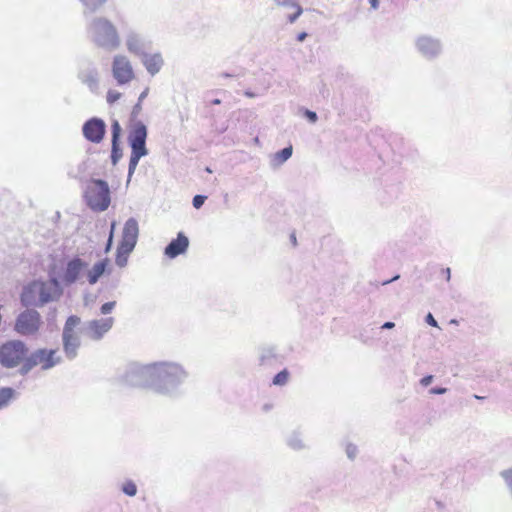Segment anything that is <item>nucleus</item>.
<instances>
[{
  "mask_svg": "<svg viewBox=\"0 0 512 512\" xmlns=\"http://www.w3.org/2000/svg\"><path fill=\"white\" fill-rule=\"evenodd\" d=\"M110 260L104 258L96 262L90 269H87V263L80 258H74L68 262L64 272L63 280L67 284H72L80 279L86 278L90 285H94L109 269Z\"/></svg>",
  "mask_w": 512,
  "mask_h": 512,
  "instance_id": "obj_1",
  "label": "nucleus"
},
{
  "mask_svg": "<svg viewBox=\"0 0 512 512\" xmlns=\"http://www.w3.org/2000/svg\"><path fill=\"white\" fill-rule=\"evenodd\" d=\"M57 289L58 283L56 280L47 282L33 281L22 292V304L24 306H42L54 299Z\"/></svg>",
  "mask_w": 512,
  "mask_h": 512,
  "instance_id": "obj_2",
  "label": "nucleus"
},
{
  "mask_svg": "<svg viewBox=\"0 0 512 512\" xmlns=\"http://www.w3.org/2000/svg\"><path fill=\"white\" fill-rule=\"evenodd\" d=\"M94 42L105 48L115 49L120 44V37L114 24L106 18H97L91 24Z\"/></svg>",
  "mask_w": 512,
  "mask_h": 512,
  "instance_id": "obj_3",
  "label": "nucleus"
},
{
  "mask_svg": "<svg viewBox=\"0 0 512 512\" xmlns=\"http://www.w3.org/2000/svg\"><path fill=\"white\" fill-rule=\"evenodd\" d=\"M138 238V224L133 218L126 221L121 241L117 247L115 262L119 267L127 264L128 256L133 251Z\"/></svg>",
  "mask_w": 512,
  "mask_h": 512,
  "instance_id": "obj_4",
  "label": "nucleus"
},
{
  "mask_svg": "<svg viewBox=\"0 0 512 512\" xmlns=\"http://www.w3.org/2000/svg\"><path fill=\"white\" fill-rule=\"evenodd\" d=\"M27 346L20 340L7 341L0 346V364L5 368H14L29 358Z\"/></svg>",
  "mask_w": 512,
  "mask_h": 512,
  "instance_id": "obj_5",
  "label": "nucleus"
},
{
  "mask_svg": "<svg viewBox=\"0 0 512 512\" xmlns=\"http://www.w3.org/2000/svg\"><path fill=\"white\" fill-rule=\"evenodd\" d=\"M89 207L93 210L104 211L110 203L109 188L103 180H92L85 192Z\"/></svg>",
  "mask_w": 512,
  "mask_h": 512,
  "instance_id": "obj_6",
  "label": "nucleus"
},
{
  "mask_svg": "<svg viewBox=\"0 0 512 512\" xmlns=\"http://www.w3.org/2000/svg\"><path fill=\"white\" fill-rule=\"evenodd\" d=\"M60 361L57 350L39 349L32 353L21 367L23 374L29 372L33 367L40 365L42 369H49Z\"/></svg>",
  "mask_w": 512,
  "mask_h": 512,
  "instance_id": "obj_7",
  "label": "nucleus"
},
{
  "mask_svg": "<svg viewBox=\"0 0 512 512\" xmlns=\"http://www.w3.org/2000/svg\"><path fill=\"white\" fill-rule=\"evenodd\" d=\"M146 131L147 130H134L129 135V141L132 149L129 161L130 175L135 171L140 158L147 154V150L145 147V141L147 137Z\"/></svg>",
  "mask_w": 512,
  "mask_h": 512,
  "instance_id": "obj_8",
  "label": "nucleus"
},
{
  "mask_svg": "<svg viewBox=\"0 0 512 512\" xmlns=\"http://www.w3.org/2000/svg\"><path fill=\"white\" fill-rule=\"evenodd\" d=\"M80 324L78 316H70L64 326L63 330V345L64 351L68 357H75L76 351L80 346L79 338L75 332V328Z\"/></svg>",
  "mask_w": 512,
  "mask_h": 512,
  "instance_id": "obj_9",
  "label": "nucleus"
},
{
  "mask_svg": "<svg viewBox=\"0 0 512 512\" xmlns=\"http://www.w3.org/2000/svg\"><path fill=\"white\" fill-rule=\"evenodd\" d=\"M112 74L119 85L131 82L134 77L133 67L126 56L117 55L112 62Z\"/></svg>",
  "mask_w": 512,
  "mask_h": 512,
  "instance_id": "obj_10",
  "label": "nucleus"
},
{
  "mask_svg": "<svg viewBox=\"0 0 512 512\" xmlns=\"http://www.w3.org/2000/svg\"><path fill=\"white\" fill-rule=\"evenodd\" d=\"M40 326V315L36 311H25L17 318L15 329L18 333L29 335L35 333Z\"/></svg>",
  "mask_w": 512,
  "mask_h": 512,
  "instance_id": "obj_11",
  "label": "nucleus"
},
{
  "mask_svg": "<svg viewBox=\"0 0 512 512\" xmlns=\"http://www.w3.org/2000/svg\"><path fill=\"white\" fill-rule=\"evenodd\" d=\"M113 323L114 319L112 317L92 320L88 323L86 328L87 336L92 340H99L112 328Z\"/></svg>",
  "mask_w": 512,
  "mask_h": 512,
  "instance_id": "obj_12",
  "label": "nucleus"
},
{
  "mask_svg": "<svg viewBox=\"0 0 512 512\" xmlns=\"http://www.w3.org/2000/svg\"><path fill=\"white\" fill-rule=\"evenodd\" d=\"M188 245V238L183 233H178L177 238L172 240L165 248V254L169 258H175L176 256L184 253L188 248Z\"/></svg>",
  "mask_w": 512,
  "mask_h": 512,
  "instance_id": "obj_13",
  "label": "nucleus"
},
{
  "mask_svg": "<svg viewBox=\"0 0 512 512\" xmlns=\"http://www.w3.org/2000/svg\"><path fill=\"white\" fill-rule=\"evenodd\" d=\"M179 370L178 366L170 364L155 365L150 369V377L155 379H165L169 375L175 374Z\"/></svg>",
  "mask_w": 512,
  "mask_h": 512,
  "instance_id": "obj_14",
  "label": "nucleus"
},
{
  "mask_svg": "<svg viewBox=\"0 0 512 512\" xmlns=\"http://www.w3.org/2000/svg\"><path fill=\"white\" fill-rule=\"evenodd\" d=\"M143 64L151 75H155L160 71L163 59L160 54H149L144 56Z\"/></svg>",
  "mask_w": 512,
  "mask_h": 512,
  "instance_id": "obj_15",
  "label": "nucleus"
},
{
  "mask_svg": "<svg viewBox=\"0 0 512 512\" xmlns=\"http://www.w3.org/2000/svg\"><path fill=\"white\" fill-rule=\"evenodd\" d=\"M120 130H113V136H112V151H111V161L113 165H116L117 162L122 157V150L119 147L118 144V138H119Z\"/></svg>",
  "mask_w": 512,
  "mask_h": 512,
  "instance_id": "obj_16",
  "label": "nucleus"
},
{
  "mask_svg": "<svg viewBox=\"0 0 512 512\" xmlns=\"http://www.w3.org/2000/svg\"><path fill=\"white\" fill-rule=\"evenodd\" d=\"M15 391L9 387L0 388V409L7 406L13 399Z\"/></svg>",
  "mask_w": 512,
  "mask_h": 512,
  "instance_id": "obj_17",
  "label": "nucleus"
},
{
  "mask_svg": "<svg viewBox=\"0 0 512 512\" xmlns=\"http://www.w3.org/2000/svg\"><path fill=\"white\" fill-rule=\"evenodd\" d=\"M292 155V146L285 147L281 151H278L273 156V161L277 164H283L286 160H288Z\"/></svg>",
  "mask_w": 512,
  "mask_h": 512,
  "instance_id": "obj_18",
  "label": "nucleus"
},
{
  "mask_svg": "<svg viewBox=\"0 0 512 512\" xmlns=\"http://www.w3.org/2000/svg\"><path fill=\"white\" fill-rule=\"evenodd\" d=\"M85 137L95 143L104 138L105 130H83Z\"/></svg>",
  "mask_w": 512,
  "mask_h": 512,
  "instance_id": "obj_19",
  "label": "nucleus"
},
{
  "mask_svg": "<svg viewBox=\"0 0 512 512\" xmlns=\"http://www.w3.org/2000/svg\"><path fill=\"white\" fill-rule=\"evenodd\" d=\"M84 6L90 11H96L103 6L107 0H80Z\"/></svg>",
  "mask_w": 512,
  "mask_h": 512,
  "instance_id": "obj_20",
  "label": "nucleus"
},
{
  "mask_svg": "<svg viewBox=\"0 0 512 512\" xmlns=\"http://www.w3.org/2000/svg\"><path fill=\"white\" fill-rule=\"evenodd\" d=\"M122 491L128 496H135L137 493L136 484L133 481L128 480L123 484Z\"/></svg>",
  "mask_w": 512,
  "mask_h": 512,
  "instance_id": "obj_21",
  "label": "nucleus"
},
{
  "mask_svg": "<svg viewBox=\"0 0 512 512\" xmlns=\"http://www.w3.org/2000/svg\"><path fill=\"white\" fill-rule=\"evenodd\" d=\"M289 378V373L287 370H282L278 374L275 375L273 379L274 385H284L287 383Z\"/></svg>",
  "mask_w": 512,
  "mask_h": 512,
  "instance_id": "obj_22",
  "label": "nucleus"
},
{
  "mask_svg": "<svg viewBox=\"0 0 512 512\" xmlns=\"http://www.w3.org/2000/svg\"><path fill=\"white\" fill-rule=\"evenodd\" d=\"M83 128H105V123L103 120L98 118H92L88 120L84 125Z\"/></svg>",
  "mask_w": 512,
  "mask_h": 512,
  "instance_id": "obj_23",
  "label": "nucleus"
},
{
  "mask_svg": "<svg viewBox=\"0 0 512 512\" xmlns=\"http://www.w3.org/2000/svg\"><path fill=\"white\" fill-rule=\"evenodd\" d=\"M122 94L117 90H109L107 92V102L109 104H114L116 101H118L121 98Z\"/></svg>",
  "mask_w": 512,
  "mask_h": 512,
  "instance_id": "obj_24",
  "label": "nucleus"
},
{
  "mask_svg": "<svg viewBox=\"0 0 512 512\" xmlns=\"http://www.w3.org/2000/svg\"><path fill=\"white\" fill-rule=\"evenodd\" d=\"M114 229H115V223L113 222L111 224V230H110L109 237H108V240H107V244H106V247H105V252L106 253H108L110 251L111 247H112Z\"/></svg>",
  "mask_w": 512,
  "mask_h": 512,
  "instance_id": "obj_25",
  "label": "nucleus"
},
{
  "mask_svg": "<svg viewBox=\"0 0 512 512\" xmlns=\"http://www.w3.org/2000/svg\"><path fill=\"white\" fill-rule=\"evenodd\" d=\"M206 200V196H203V195H196L194 198H193V206L196 208V209H199L205 202Z\"/></svg>",
  "mask_w": 512,
  "mask_h": 512,
  "instance_id": "obj_26",
  "label": "nucleus"
},
{
  "mask_svg": "<svg viewBox=\"0 0 512 512\" xmlns=\"http://www.w3.org/2000/svg\"><path fill=\"white\" fill-rule=\"evenodd\" d=\"M115 304L116 303L114 301L104 303L101 306V313L102 314H109L113 310V308L115 307Z\"/></svg>",
  "mask_w": 512,
  "mask_h": 512,
  "instance_id": "obj_27",
  "label": "nucleus"
},
{
  "mask_svg": "<svg viewBox=\"0 0 512 512\" xmlns=\"http://www.w3.org/2000/svg\"><path fill=\"white\" fill-rule=\"evenodd\" d=\"M502 477L506 480L508 485L512 487V469L502 472Z\"/></svg>",
  "mask_w": 512,
  "mask_h": 512,
  "instance_id": "obj_28",
  "label": "nucleus"
},
{
  "mask_svg": "<svg viewBox=\"0 0 512 512\" xmlns=\"http://www.w3.org/2000/svg\"><path fill=\"white\" fill-rule=\"evenodd\" d=\"M301 14L302 8L299 5H296V12L293 15L289 16V21L293 23Z\"/></svg>",
  "mask_w": 512,
  "mask_h": 512,
  "instance_id": "obj_29",
  "label": "nucleus"
},
{
  "mask_svg": "<svg viewBox=\"0 0 512 512\" xmlns=\"http://www.w3.org/2000/svg\"><path fill=\"white\" fill-rule=\"evenodd\" d=\"M127 48L130 52H136L137 51V45H136V41L133 40V39H129L127 41Z\"/></svg>",
  "mask_w": 512,
  "mask_h": 512,
  "instance_id": "obj_30",
  "label": "nucleus"
},
{
  "mask_svg": "<svg viewBox=\"0 0 512 512\" xmlns=\"http://www.w3.org/2000/svg\"><path fill=\"white\" fill-rule=\"evenodd\" d=\"M426 322L433 326V327H438V324H437V321L434 319L433 315L431 313H429L427 316H426Z\"/></svg>",
  "mask_w": 512,
  "mask_h": 512,
  "instance_id": "obj_31",
  "label": "nucleus"
},
{
  "mask_svg": "<svg viewBox=\"0 0 512 512\" xmlns=\"http://www.w3.org/2000/svg\"><path fill=\"white\" fill-rule=\"evenodd\" d=\"M432 379H433V376L428 375V376L423 377L420 382L423 386H428L431 383Z\"/></svg>",
  "mask_w": 512,
  "mask_h": 512,
  "instance_id": "obj_32",
  "label": "nucleus"
},
{
  "mask_svg": "<svg viewBox=\"0 0 512 512\" xmlns=\"http://www.w3.org/2000/svg\"><path fill=\"white\" fill-rule=\"evenodd\" d=\"M306 116L309 118L311 122H315L317 119L316 113L312 111H306Z\"/></svg>",
  "mask_w": 512,
  "mask_h": 512,
  "instance_id": "obj_33",
  "label": "nucleus"
},
{
  "mask_svg": "<svg viewBox=\"0 0 512 512\" xmlns=\"http://www.w3.org/2000/svg\"><path fill=\"white\" fill-rule=\"evenodd\" d=\"M446 392V388H433L430 390L432 394H443Z\"/></svg>",
  "mask_w": 512,
  "mask_h": 512,
  "instance_id": "obj_34",
  "label": "nucleus"
},
{
  "mask_svg": "<svg viewBox=\"0 0 512 512\" xmlns=\"http://www.w3.org/2000/svg\"><path fill=\"white\" fill-rule=\"evenodd\" d=\"M306 37H307V33H305V32H301V33H299V34H298V36H297V40H298L299 42H302V41H304V40H305V38H306Z\"/></svg>",
  "mask_w": 512,
  "mask_h": 512,
  "instance_id": "obj_35",
  "label": "nucleus"
},
{
  "mask_svg": "<svg viewBox=\"0 0 512 512\" xmlns=\"http://www.w3.org/2000/svg\"><path fill=\"white\" fill-rule=\"evenodd\" d=\"M394 327V323L393 322H386L383 324L382 326V329H391Z\"/></svg>",
  "mask_w": 512,
  "mask_h": 512,
  "instance_id": "obj_36",
  "label": "nucleus"
},
{
  "mask_svg": "<svg viewBox=\"0 0 512 512\" xmlns=\"http://www.w3.org/2000/svg\"><path fill=\"white\" fill-rule=\"evenodd\" d=\"M370 4H371V7L373 9H377L378 8V0H369Z\"/></svg>",
  "mask_w": 512,
  "mask_h": 512,
  "instance_id": "obj_37",
  "label": "nucleus"
},
{
  "mask_svg": "<svg viewBox=\"0 0 512 512\" xmlns=\"http://www.w3.org/2000/svg\"><path fill=\"white\" fill-rule=\"evenodd\" d=\"M444 273L446 275V279L449 280L450 279V273H451L450 268H446L444 270Z\"/></svg>",
  "mask_w": 512,
  "mask_h": 512,
  "instance_id": "obj_38",
  "label": "nucleus"
},
{
  "mask_svg": "<svg viewBox=\"0 0 512 512\" xmlns=\"http://www.w3.org/2000/svg\"><path fill=\"white\" fill-rule=\"evenodd\" d=\"M112 128H114V129L120 128V127H119L118 122H115V123L112 125Z\"/></svg>",
  "mask_w": 512,
  "mask_h": 512,
  "instance_id": "obj_39",
  "label": "nucleus"
},
{
  "mask_svg": "<svg viewBox=\"0 0 512 512\" xmlns=\"http://www.w3.org/2000/svg\"><path fill=\"white\" fill-rule=\"evenodd\" d=\"M212 104H220V100L219 99H215L212 101Z\"/></svg>",
  "mask_w": 512,
  "mask_h": 512,
  "instance_id": "obj_40",
  "label": "nucleus"
},
{
  "mask_svg": "<svg viewBox=\"0 0 512 512\" xmlns=\"http://www.w3.org/2000/svg\"><path fill=\"white\" fill-rule=\"evenodd\" d=\"M450 323H451V324H457L458 322H457V320H454V319H453V320H451V321H450Z\"/></svg>",
  "mask_w": 512,
  "mask_h": 512,
  "instance_id": "obj_41",
  "label": "nucleus"
},
{
  "mask_svg": "<svg viewBox=\"0 0 512 512\" xmlns=\"http://www.w3.org/2000/svg\"><path fill=\"white\" fill-rule=\"evenodd\" d=\"M145 95H146V92H143V93L141 94V96H140V99H142L143 97H145Z\"/></svg>",
  "mask_w": 512,
  "mask_h": 512,
  "instance_id": "obj_42",
  "label": "nucleus"
}]
</instances>
